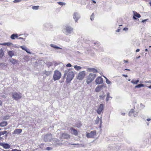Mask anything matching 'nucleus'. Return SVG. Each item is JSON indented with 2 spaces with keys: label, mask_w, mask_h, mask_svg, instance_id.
I'll list each match as a JSON object with an SVG mask.
<instances>
[{
  "label": "nucleus",
  "mask_w": 151,
  "mask_h": 151,
  "mask_svg": "<svg viewBox=\"0 0 151 151\" xmlns=\"http://www.w3.org/2000/svg\"><path fill=\"white\" fill-rule=\"evenodd\" d=\"M66 76H67L66 81L67 82L69 83L74 78V73L73 71L68 69L65 71L64 78H65Z\"/></svg>",
  "instance_id": "1"
},
{
  "label": "nucleus",
  "mask_w": 151,
  "mask_h": 151,
  "mask_svg": "<svg viewBox=\"0 0 151 151\" xmlns=\"http://www.w3.org/2000/svg\"><path fill=\"white\" fill-rule=\"evenodd\" d=\"M73 28L70 26L66 25L63 30V32L66 35H71L73 33Z\"/></svg>",
  "instance_id": "2"
},
{
  "label": "nucleus",
  "mask_w": 151,
  "mask_h": 151,
  "mask_svg": "<svg viewBox=\"0 0 151 151\" xmlns=\"http://www.w3.org/2000/svg\"><path fill=\"white\" fill-rule=\"evenodd\" d=\"M96 75V74L90 73L86 77V83L88 84H89L93 81Z\"/></svg>",
  "instance_id": "3"
},
{
  "label": "nucleus",
  "mask_w": 151,
  "mask_h": 151,
  "mask_svg": "<svg viewBox=\"0 0 151 151\" xmlns=\"http://www.w3.org/2000/svg\"><path fill=\"white\" fill-rule=\"evenodd\" d=\"M61 73L58 70H55L54 71L53 75V79L54 81L59 80L61 77Z\"/></svg>",
  "instance_id": "4"
},
{
  "label": "nucleus",
  "mask_w": 151,
  "mask_h": 151,
  "mask_svg": "<svg viewBox=\"0 0 151 151\" xmlns=\"http://www.w3.org/2000/svg\"><path fill=\"white\" fill-rule=\"evenodd\" d=\"M86 75L85 72V71H83L80 72L76 76V78L79 80H82L85 78Z\"/></svg>",
  "instance_id": "5"
},
{
  "label": "nucleus",
  "mask_w": 151,
  "mask_h": 151,
  "mask_svg": "<svg viewBox=\"0 0 151 151\" xmlns=\"http://www.w3.org/2000/svg\"><path fill=\"white\" fill-rule=\"evenodd\" d=\"M12 98L16 100H17L20 99L22 97V95L20 93L17 92L13 93H12Z\"/></svg>",
  "instance_id": "6"
},
{
  "label": "nucleus",
  "mask_w": 151,
  "mask_h": 151,
  "mask_svg": "<svg viewBox=\"0 0 151 151\" xmlns=\"http://www.w3.org/2000/svg\"><path fill=\"white\" fill-rule=\"evenodd\" d=\"M104 105L103 104H101L98 106L97 112L99 114H101L103 113L104 109Z\"/></svg>",
  "instance_id": "7"
},
{
  "label": "nucleus",
  "mask_w": 151,
  "mask_h": 151,
  "mask_svg": "<svg viewBox=\"0 0 151 151\" xmlns=\"http://www.w3.org/2000/svg\"><path fill=\"white\" fill-rule=\"evenodd\" d=\"M52 139V134L51 133H48L45 135L44 137V140L45 142L50 141Z\"/></svg>",
  "instance_id": "8"
},
{
  "label": "nucleus",
  "mask_w": 151,
  "mask_h": 151,
  "mask_svg": "<svg viewBox=\"0 0 151 151\" xmlns=\"http://www.w3.org/2000/svg\"><path fill=\"white\" fill-rule=\"evenodd\" d=\"M80 14L78 12H74L73 14V19L76 22H78L79 19L80 18Z\"/></svg>",
  "instance_id": "9"
},
{
  "label": "nucleus",
  "mask_w": 151,
  "mask_h": 151,
  "mask_svg": "<svg viewBox=\"0 0 151 151\" xmlns=\"http://www.w3.org/2000/svg\"><path fill=\"white\" fill-rule=\"evenodd\" d=\"M96 134V132L95 130L92 131L90 132L87 133L86 137L88 138H93Z\"/></svg>",
  "instance_id": "10"
},
{
  "label": "nucleus",
  "mask_w": 151,
  "mask_h": 151,
  "mask_svg": "<svg viewBox=\"0 0 151 151\" xmlns=\"http://www.w3.org/2000/svg\"><path fill=\"white\" fill-rule=\"evenodd\" d=\"M44 29L46 30L51 29L52 28V25L51 23L46 22L44 24Z\"/></svg>",
  "instance_id": "11"
},
{
  "label": "nucleus",
  "mask_w": 151,
  "mask_h": 151,
  "mask_svg": "<svg viewBox=\"0 0 151 151\" xmlns=\"http://www.w3.org/2000/svg\"><path fill=\"white\" fill-rule=\"evenodd\" d=\"M106 86L105 85H98L96 88L95 89V91L96 92H99L100 91H101L103 88H106Z\"/></svg>",
  "instance_id": "12"
},
{
  "label": "nucleus",
  "mask_w": 151,
  "mask_h": 151,
  "mask_svg": "<svg viewBox=\"0 0 151 151\" xmlns=\"http://www.w3.org/2000/svg\"><path fill=\"white\" fill-rule=\"evenodd\" d=\"M95 82L97 84H99L102 83L103 81L101 77H98L96 79Z\"/></svg>",
  "instance_id": "13"
},
{
  "label": "nucleus",
  "mask_w": 151,
  "mask_h": 151,
  "mask_svg": "<svg viewBox=\"0 0 151 151\" xmlns=\"http://www.w3.org/2000/svg\"><path fill=\"white\" fill-rule=\"evenodd\" d=\"M0 145L2 146L3 148L5 149H9L10 147V146L7 143H0Z\"/></svg>",
  "instance_id": "14"
},
{
  "label": "nucleus",
  "mask_w": 151,
  "mask_h": 151,
  "mask_svg": "<svg viewBox=\"0 0 151 151\" xmlns=\"http://www.w3.org/2000/svg\"><path fill=\"white\" fill-rule=\"evenodd\" d=\"M134 13V16H133V18L134 19H137L136 17L138 18H140L141 17L140 15L135 11H133Z\"/></svg>",
  "instance_id": "15"
},
{
  "label": "nucleus",
  "mask_w": 151,
  "mask_h": 151,
  "mask_svg": "<svg viewBox=\"0 0 151 151\" xmlns=\"http://www.w3.org/2000/svg\"><path fill=\"white\" fill-rule=\"evenodd\" d=\"M70 130L72 134H73L76 136L77 135L78 133L77 131L76 130L73 128H71L70 129Z\"/></svg>",
  "instance_id": "16"
},
{
  "label": "nucleus",
  "mask_w": 151,
  "mask_h": 151,
  "mask_svg": "<svg viewBox=\"0 0 151 151\" xmlns=\"http://www.w3.org/2000/svg\"><path fill=\"white\" fill-rule=\"evenodd\" d=\"M62 137L64 139H67L70 138V136L67 133H63L62 134Z\"/></svg>",
  "instance_id": "17"
},
{
  "label": "nucleus",
  "mask_w": 151,
  "mask_h": 151,
  "mask_svg": "<svg viewBox=\"0 0 151 151\" xmlns=\"http://www.w3.org/2000/svg\"><path fill=\"white\" fill-rule=\"evenodd\" d=\"M22 132V129H15L14 132L13 134H19Z\"/></svg>",
  "instance_id": "18"
},
{
  "label": "nucleus",
  "mask_w": 151,
  "mask_h": 151,
  "mask_svg": "<svg viewBox=\"0 0 151 151\" xmlns=\"http://www.w3.org/2000/svg\"><path fill=\"white\" fill-rule=\"evenodd\" d=\"M18 37L17 34H13L11 35L10 37L12 40H15L16 38Z\"/></svg>",
  "instance_id": "19"
},
{
  "label": "nucleus",
  "mask_w": 151,
  "mask_h": 151,
  "mask_svg": "<svg viewBox=\"0 0 151 151\" xmlns=\"http://www.w3.org/2000/svg\"><path fill=\"white\" fill-rule=\"evenodd\" d=\"M89 72H93V73H96L98 72L97 70L93 68H89L88 69Z\"/></svg>",
  "instance_id": "20"
},
{
  "label": "nucleus",
  "mask_w": 151,
  "mask_h": 151,
  "mask_svg": "<svg viewBox=\"0 0 151 151\" xmlns=\"http://www.w3.org/2000/svg\"><path fill=\"white\" fill-rule=\"evenodd\" d=\"M7 52L8 55L11 58L14 55V52L13 51H9Z\"/></svg>",
  "instance_id": "21"
},
{
  "label": "nucleus",
  "mask_w": 151,
  "mask_h": 151,
  "mask_svg": "<svg viewBox=\"0 0 151 151\" xmlns=\"http://www.w3.org/2000/svg\"><path fill=\"white\" fill-rule=\"evenodd\" d=\"M7 124V122L4 121L0 123V127H3L6 126Z\"/></svg>",
  "instance_id": "22"
},
{
  "label": "nucleus",
  "mask_w": 151,
  "mask_h": 151,
  "mask_svg": "<svg viewBox=\"0 0 151 151\" xmlns=\"http://www.w3.org/2000/svg\"><path fill=\"white\" fill-rule=\"evenodd\" d=\"M4 55V51L2 49H0V58H2Z\"/></svg>",
  "instance_id": "23"
},
{
  "label": "nucleus",
  "mask_w": 151,
  "mask_h": 151,
  "mask_svg": "<svg viewBox=\"0 0 151 151\" xmlns=\"http://www.w3.org/2000/svg\"><path fill=\"white\" fill-rule=\"evenodd\" d=\"M9 61L13 64H15L17 63V61L16 60L12 58L9 59Z\"/></svg>",
  "instance_id": "24"
},
{
  "label": "nucleus",
  "mask_w": 151,
  "mask_h": 151,
  "mask_svg": "<svg viewBox=\"0 0 151 151\" xmlns=\"http://www.w3.org/2000/svg\"><path fill=\"white\" fill-rule=\"evenodd\" d=\"M50 46L51 47H53L55 49H62V48H60L59 47H58V46H57L56 45H54V44H51L50 45Z\"/></svg>",
  "instance_id": "25"
},
{
  "label": "nucleus",
  "mask_w": 151,
  "mask_h": 151,
  "mask_svg": "<svg viewBox=\"0 0 151 151\" xmlns=\"http://www.w3.org/2000/svg\"><path fill=\"white\" fill-rule=\"evenodd\" d=\"M74 68L76 70L78 71L82 69V67L80 66L75 65L74 66Z\"/></svg>",
  "instance_id": "26"
},
{
  "label": "nucleus",
  "mask_w": 151,
  "mask_h": 151,
  "mask_svg": "<svg viewBox=\"0 0 151 151\" xmlns=\"http://www.w3.org/2000/svg\"><path fill=\"white\" fill-rule=\"evenodd\" d=\"M96 52H100L103 51L104 50L102 47H100L98 49H96Z\"/></svg>",
  "instance_id": "27"
},
{
  "label": "nucleus",
  "mask_w": 151,
  "mask_h": 151,
  "mask_svg": "<svg viewBox=\"0 0 151 151\" xmlns=\"http://www.w3.org/2000/svg\"><path fill=\"white\" fill-rule=\"evenodd\" d=\"M51 71H48L46 70H45L43 72V73L44 74L46 75L47 76H48L51 74Z\"/></svg>",
  "instance_id": "28"
},
{
  "label": "nucleus",
  "mask_w": 151,
  "mask_h": 151,
  "mask_svg": "<svg viewBox=\"0 0 151 151\" xmlns=\"http://www.w3.org/2000/svg\"><path fill=\"white\" fill-rule=\"evenodd\" d=\"M104 93L103 92H102L103 94H101V92L100 93V94H101V95L99 96L100 99L103 100L105 98V95L104 94Z\"/></svg>",
  "instance_id": "29"
},
{
  "label": "nucleus",
  "mask_w": 151,
  "mask_h": 151,
  "mask_svg": "<svg viewBox=\"0 0 151 151\" xmlns=\"http://www.w3.org/2000/svg\"><path fill=\"white\" fill-rule=\"evenodd\" d=\"M144 86V85L142 83H140L137 85L135 86V88H140L142 87H143Z\"/></svg>",
  "instance_id": "30"
},
{
  "label": "nucleus",
  "mask_w": 151,
  "mask_h": 151,
  "mask_svg": "<svg viewBox=\"0 0 151 151\" xmlns=\"http://www.w3.org/2000/svg\"><path fill=\"white\" fill-rule=\"evenodd\" d=\"M139 82L138 79L136 80L135 81H134L133 80H132L131 83L134 84H137Z\"/></svg>",
  "instance_id": "31"
},
{
  "label": "nucleus",
  "mask_w": 151,
  "mask_h": 151,
  "mask_svg": "<svg viewBox=\"0 0 151 151\" xmlns=\"http://www.w3.org/2000/svg\"><path fill=\"white\" fill-rule=\"evenodd\" d=\"M82 125L81 122H79L77 123L76 124V127L79 128L81 127Z\"/></svg>",
  "instance_id": "32"
},
{
  "label": "nucleus",
  "mask_w": 151,
  "mask_h": 151,
  "mask_svg": "<svg viewBox=\"0 0 151 151\" xmlns=\"http://www.w3.org/2000/svg\"><path fill=\"white\" fill-rule=\"evenodd\" d=\"M6 64L5 63H0V67L3 69L4 67L6 66Z\"/></svg>",
  "instance_id": "33"
},
{
  "label": "nucleus",
  "mask_w": 151,
  "mask_h": 151,
  "mask_svg": "<svg viewBox=\"0 0 151 151\" xmlns=\"http://www.w3.org/2000/svg\"><path fill=\"white\" fill-rule=\"evenodd\" d=\"M63 40L65 42H69L70 41V39L68 37H64L63 39Z\"/></svg>",
  "instance_id": "34"
},
{
  "label": "nucleus",
  "mask_w": 151,
  "mask_h": 151,
  "mask_svg": "<svg viewBox=\"0 0 151 151\" xmlns=\"http://www.w3.org/2000/svg\"><path fill=\"white\" fill-rule=\"evenodd\" d=\"M100 118L99 116H97L96 120H95V123L96 124H99L100 121Z\"/></svg>",
  "instance_id": "35"
},
{
  "label": "nucleus",
  "mask_w": 151,
  "mask_h": 151,
  "mask_svg": "<svg viewBox=\"0 0 151 151\" xmlns=\"http://www.w3.org/2000/svg\"><path fill=\"white\" fill-rule=\"evenodd\" d=\"M112 98V97L109 96V93H108L107 94V96L106 99V101H108L109 100V98Z\"/></svg>",
  "instance_id": "36"
},
{
  "label": "nucleus",
  "mask_w": 151,
  "mask_h": 151,
  "mask_svg": "<svg viewBox=\"0 0 151 151\" xmlns=\"http://www.w3.org/2000/svg\"><path fill=\"white\" fill-rule=\"evenodd\" d=\"M58 3L61 6H64L66 4V3L65 2H58Z\"/></svg>",
  "instance_id": "37"
},
{
  "label": "nucleus",
  "mask_w": 151,
  "mask_h": 151,
  "mask_svg": "<svg viewBox=\"0 0 151 151\" xmlns=\"http://www.w3.org/2000/svg\"><path fill=\"white\" fill-rule=\"evenodd\" d=\"M32 9L34 10H37L39 9V6H34L32 7Z\"/></svg>",
  "instance_id": "38"
},
{
  "label": "nucleus",
  "mask_w": 151,
  "mask_h": 151,
  "mask_svg": "<svg viewBox=\"0 0 151 151\" xmlns=\"http://www.w3.org/2000/svg\"><path fill=\"white\" fill-rule=\"evenodd\" d=\"M7 132L6 131H4L3 132H0V136L2 135H4L7 133Z\"/></svg>",
  "instance_id": "39"
},
{
  "label": "nucleus",
  "mask_w": 151,
  "mask_h": 151,
  "mask_svg": "<svg viewBox=\"0 0 151 151\" xmlns=\"http://www.w3.org/2000/svg\"><path fill=\"white\" fill-rule=\"evenodd\" d=\"M20 48H21L23 50L25 51L27 48V47L24 46H22L20 47Z\"/></svg>",
  "instance_id": "40"
},
{
  "label": "nucleus",
  "mask_w": 151,
  "mask_h": 151,
  "mask_svg": "<svg viewBox=\"0 0 151 151\" xmlns=\"http://www.w3.org/2000/svg\"><path fill=\"white\" fill-rule=\"evenodd\" d=\"M94 18V14L93 13L91 16L90 19L91 20H93Z\"/></svg>",
  "instance_id": "41"
},
{
  "label": "nucleus",
  "mask_w": 151,
  "mask_h": 151,
  "mask_svg": "<svg viewBox=\"0 0 151 151\" xmlns=\"http://www.w3.org/2000/svg\"><path fill=\"white\" fill-rule=\"evenodd\" d=\"M13 44L11 42H6V45H7L8 46H11Z\"/></svg>",
  "instance_id": "42"
},
{
  "label": "nucleus",
  "mask_w": 151,
  "mask_h": 151,
  "mask_svg": "<svg viewBox=\"0 0 151 151\" xmlns=\"http://www.w3.org/2000/svg\"><path fill=\"white\" fill-rule=\"evenodd\" d=\"M93 44L94 45H96L97 46H98L99 45V42H94Z\"/></svg>",
  "instance_id": "43"
},
{
  "label": "nucleus",
  "mask_w": 151,
  "mask_h": 151,
  "mask_svg": "<svg viewBox=\"0 0 151 151\" xmlns=\"http://www.w3.org/2000/svg\"><path fill=\"white\" fill-rule=\"evenodd\" d=\"M9 119V116H5L4 117V120H7Z\"/></svg>",
  "instance_id": "44"
},
{
  "label": "nucleus",
  "mask_w": 151,
  "mask_h": 151,
  "mask_svg": "<svg viewBox=\"0 0 151 151\" xmlns=\"http://www.w3.org/2000/svg\"><path fill=\"white\" fill-rule=\"evenodd\" d=\"M25 51L28 53L29 54H31V52H30V50L29 49H27V48L26 49Z\"/></svg>",
  "instance_id": "45"
},
{
  "label": "nucleus",
  "mask_w": 151,
  "mask_h": 151,
  "mask_svg": "<svg viewBox=\"0 0 151 151\" xmlns=\"http://www.w3.org/2000/svg\"><path fill=\"white\" fill-rule=\"evenodd\" d=\"M21 1V0H14L13 2L14 3H17L20 2Z\"/></svg>",
  "instance_id": "46"
},
{
  "label": "nucleus",
  "mask_w": 151,
  "mask_h": 151,
  "mask_svg": "<svg viewBox=\"0 0 151 151\" xmlns=\"http://www.w3.org/2000/svg\"><path fill=\"white\" fill-rule=\"evenodd\" d=\"M71 66H72L71 64L70 63H68L66 65V66L67 67H71Z\"/></svg>",
  "instance_id": "47"
},
{
  "label": "nucleus",
  "mask_w": 151,
  "mask_h": 151,
  "mask_svg": "<svg viewBox=\"0 0 151 151\" xmlns=\"http://www.w3.org/2000/svg\"><path fill=\"white\" fill-rule=\"evenodd\" d=\"M106 83L108 84H110L111 83V81H109L108 79H107L106 80Z\"/></svg>",
  "instance_id": "48"
},
{
  "label": "nucleus",
  "mask_w": 151,
  "mask_h": 151,
  "mask_svg": "<svg viewBox=\"0 0 151 151\" xmlns=\"http://www.w3.org/2000/svg\"><path fill=\"white\" fill-rule=\"evenodd\" d=\"M134 110L133 109H131L129 112H130V113H133L134 112Z\"/></svg>",
  "instance_id": "49"
},
{
  "label": "nucleus",
  "mask_w": 151,
  "mask_h": 151,
  "mask_svg": "<svg viewBox=\"0 0 151 151\" xmlns=\"http://www.w3.org/2000/svg\"><path fill=\"white\" fill-rule=\"evenodd\" d=\"M11 151H21V150H17V149H14L12 150Z\"/></svg>",
  "instance_id": "50"
},
{
  "label": "nucleus",
  "mask_w": 151,
  "mask_h": 151,
  "mask_svg": "<svg viewBox=\"0 0 151 151\" xmlns=\"http://www.w3.org/2000/svg\"><path fill=\"white\" fill-rule=\"evenodd\" d=\"M51 148L50 147H47L46 148V150H51Z\"/></svg>",
  "instance_id": "51"
},
{
  "label": "nucleus",
  "mask_w": 151,
  "mask_h": 151,
  "mask_svg": "<svg viewBox=\"0 0 151 151\" xmlns=\"http://www.w3.org/2000/svg\"><path fill=\"white\" fill-rule=\"evenodd\" d=\"M0 45L5 46L6 45V42H4L0 44Z\"/></svg>",
  "instance_id": "52"
},
{
  "label": "nucleus",
  "mask_w": 151,
  "mask_h": 151,
  "mask_svg": "<svg viewBox=\"0 0 151 151\" xmlns=\"http://www.w3.org/2000/svg\"><path fill=\"white\" fill-rule=\"evenodd\" d=\"M128 29V28L127 27H125L123 28V30L124 31H127Z\"/></svg>",
  "instance_id": "53"
},
{
  "label": "nucleus",
  "mask_w": 151,
  "mask_h": 151,
  "mask_svg": "<svg viewBox=\"0 0 151 151\" xmlns=\"http://www.w3.org/2000/svg\"><path fill=\"white\" fill-rule=\"evenodd\" d=\"M18 39H21L22 40L24 41L25 40V39H24L22 37H19L18 38Z\"/></svg>",
  "instance_id": "54"
},
{
  "label": "nucleus",
  "mask_w": 151,
  "mask_h": 151,
  "mask_svg": "<svg viewBox=\"0 0 151 151\" xmlns=\"http://www.w3.org/2000/svg\"><path fill=\"white\" fill-rule=\"evenodd\" d=\"M120 28L119 27V28L117 30H116V32H119L120 31Z\"/></svg>",
  "instance_id": "55"
},
{
  "label": "nucleus",
  "mask_w": 151,
  "mask_h": 151,
  "mask_svg": "<svg viewBox=\"0 0 151 151\" xmlns=\"http://www.w3.org/2000/svg\"><path fill=\"white\" fill-rule=\"evenodd\" d=\"M52 63L51 62H50V63H48V65L49 66H51L52 65Z\"/></svg>",
  "instance_id": "56"
},
{
  "label": "nucleus",
  "mask_w": 151,
  "mask_h": 151,
  "mask_svg": "<svg viewBox=\"0 0 151 151\" xmlns=\"http://www.w3.org/2000/svg\"><path fill=\"white\" fill-rule=\"evenodd\" d=\"M148 20V19H145V20H143L142 21V22H143V23H144L146 21H147Z\"/></svg>",
  "instance_id": "57"
},
{
  "label": "nucleus",
  "mask_w": 151,
  "mask_h": 151,
  "mask_svg": "<svg viewBox=\"0 0 151 151\" xmlns=\"http://www.w3.org/2000/svg\"><path fill=\"white\" fill-rule=\"evenodd\" d=\"M122 76L125 77H128V76L125 74H123L122 75Z\"/></svg>",
  "instance_id": "58"
},
{
  "label": "nucleus",
  "mask_w": 151,
  "mask_h": 151,
  "mask_svg": "<svg viewBox=\"0 0 151 151\" xmlns=\"http://www.w3.org/2000/svg\"><path fill=\"white\" fill-rule=\"evenodd\" d=\"M139 50H139V49H137L136 50V52H139Z\"/></svg>",
  "instance_id": "59"
},
{
  "label": "nucleus",
  "mask_w": 151,
  "mask_h": 151,
  "mask_svg": "<svg viewBox=\"0 0 151 151\" xmlns=\"http://www.w3.org/2000/svg\"><path fill=\"white\" fill-rule=\"evenodd\" d=\"M151 120V119L150 118H149L148 119H147V120L148 121H149Z\"/></svg>",
  "instance_id": "60"
},
{
  "label": "nucleus",
  "mask_w": 151,
  "mask_h": 151,
  "mask_svg": "<svg viewBox=\"0 0 151 151\" xmlns=\"http://www.w3.org/2000/svg\"><path fill=\"white\" fill-rule=\"evenodd\" d=\"M124 62H125V63H128V61L127 60H123Z\"/></svg>",
  "instance_id": "61"
},
{
  "label": "nucleus",
  "mask_w": 151,
  "mask_h": 151,
  "mask_svg": "<svg viewBox=\"0 0 151 151\" xmlns=\"http://www.w3.org/2000/svg\"><path fill=\"white\" fill-rule=\"evenodd\" d=\"M91 1H92L93 2V3H94L95 4H96V1H95L94 0H91Z\"/></svg>",
  "instance_id": "62"
},
{
  "label": "nucleus",
  "mask_w": 151,
  "mask_h": 151,
  "mask_svg": "<svg viewBox=\"0 0 151 151\" xmlns=\"http://www.w3.org/2000/svg\"><path fill=\"white\" fill-rule=\"evenodd\" d=\"M3 98H6V96L5 95H3L2 96H1Z\"/></svg>",
  "instance_id": "63"
},
{
  "label": "nucleus",
  "mask_w": 151,
  "mask_h": 151,
  "mask_svg": "<svg viewBox=\"0 0 151 151\" xmlns=\"http://www.w3.org/2000/svg\"><path fill=\"white\" fill-rule=\"evenodd\" d=\"M132 114V113H130V112H129V116H131Z\"/></svg>",
  "instance_id": "64"
}]
</instances>
